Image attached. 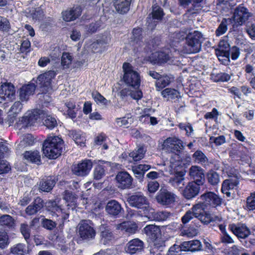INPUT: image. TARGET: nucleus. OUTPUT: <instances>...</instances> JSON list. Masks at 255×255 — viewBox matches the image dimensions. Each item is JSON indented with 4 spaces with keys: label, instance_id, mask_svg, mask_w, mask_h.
I'll list each match as a JSON object with an SVG mask.
<instances>
[{
    "label": "nucleus",
    "instance_id": "f704fd0d",
    "mask_svg": "<svg viewBox=\"0 0 255 255\" xmlns=\"http://www.w3.org/2000/svg\"><path fill=\"white\" fill-rule=\"evenodd\" d=\"M232 19H230V18H224L222 19L221 23L215 31L216 36H219L226 32L228 29L227 25L230 24H233Z\"/></svg>",
    "mask_w": 255,
    "mask_h": 255
},
{
    "label": "nucleus",
    "instance_id": "393cba45",
    "mask_svg": "<svg viewBox=\"0 0 255 255\" xmlns=\"http://www.w3.org/2000/svg\"><path fill=\"white\" fill-rule=\"evenodd\" d=\"M81 13V7L80 6H77L76 7H73L69 10H66L63 12L62 16L65 21H71L74 20L80 16Z\"/></svg>",
    "mask_w": 255,
    "mask_h": 255
},
{
    "label": "nucleus",
    "instance_id": "680f3d73",
    "mask_svg": "<svg viewBox=\"0 0 255 255\" xmlns=\"http://www.w3.org/2000/svg\"><path fill=\"white\" fill-rule=\"evenodd\" d=\"M10 29L9 20L5 17L0 16V30L7 32Z\"/></svg>",
    "mask_w": 255,
    "mask_h": 255
},
{
    "label": "nucleus",
    "instance_id": "49530a36",
    "mask_svg": "<svg viewBox=\"0 0 255 255\" xmlns=\"http://www.w3.org/2000/svg\"><path fill=\"white\" fill-rule=\"evenodd\" d=\"M211 78L216 82H228L231 79V75L226 73L220 72L218 73H212Z\"/></svg>",
    "mask_w": 255,
    "mask_h": 255
},
{
    "label": "nucleus",
    "instance_id": "4c0bfd02",
    "mask_svg": "<svg viewBox=\"0 0 255 255\" xmlns=\"http://www.w3.org/2000/svg\"><path fill=\"white\" fill-rule=\"evenodd\" d=\"M171 82V77L167 75L160 76L158 80L155 82V86L157 90L160 91L169 85Z\"/></svg>",
    "mask_w": 255,
    "mask_h": 255
},
{
    "label": "nucleus",
    "instance_id": "bf43d9fd",
    "mask_svg": "<svg viewBox=\"0 0 255 255\" xmlns=\"http://www.w3.org/2000/svg\"><path fill=\"white\" fill-rule=\"evenodd\" d=\"M72 57L68 53H63L61 57V65L63 68H69L71 64Z\"/></svg>",
    "mask_w": 255,
    "mask_h": 255
},
{
    "label": "nucleus",
    "instance_id": "c9c22d12",
    "mask_svg": "<svg viewBox=\"0 0 255 255\" xmlns=\"http://www.w3.org/2000/svg\"><path fill=\"white\" fill-rule=\"evenodd\" d=\"M239 183V180L237 177L227 179L223 181L222 188H223L225 191L232 190L238 186Z\"/></svg>",
    "mask_w": 255,
    "mask_h": 255
},
{
    "label": "nucleus",
    "instance_id": "a18cd8bd",
    "mask_svg": "<svg viewBox=\"0 0 255 255\" xmlns=\"http://www.w3.org/2000/svg\"><path fill=\"white\" fill-rule=\"evenodd\" d=\"M180 142H182V140L175 136L168 137L164 141L162 145V148L166 152H169L170 147L175 143H179Z\"/></svg>",
    "mask_w": 255,
    "mask_h": 255
},
{
    "label": "nucleus",
    "instance_id": "09e8293b",
    "mask_svg": "<svg viewBox=\"0 0 255 255\" xmlns=\"http://www.w3.org/2000/svg\"><path fill=\"white\" fill-rule=\"evenodd\" d=\"M152 220L156 221H164L167 220L170 216V213L167 211H159L152 214Z\"/></svg>",
    "mask_w": 255,
    "mask_h": 255
},
{
    "label": "nucleus",
    "instance_id": "5701e85b",
    "mask_svg": "<svg viewBox=\"0 0 255 255\" xmlns=\"http://www.w3.org/2000/svg\"><path fill=\"white\" fill-rule=\"evenodd\" d=\"M143 231L151 241L161 237V230L159 226L155 225H148L143 228Z\"/></svg>",
    "mask_w": 255,
    "mask_h": 255
},
{
    "label": "nucleus",
    "instance_id": "7ed1b4c3",
    "mask_svg": "<svg viewBox=\"0 0 255 255\" xmlns=\"http://www.w3.org/2000/svg\"><path fill=\"white\" fill-rule=\"evenodd\" d=\"M204 38L203 34L199 31L195 30L189 33L186 37V46L187 53H196L201 49L202 43Z\"/></svg>",
    "mask_w": 255,
    "mask_h": 255
},
{
    "label": "nucleus",
    "instance_id": "e2e57ef3",
    "mask_svg": "<svg viewBox=\"0 0 255 255\" xmlns=\"http://www.w3.org/2000/svg\"><path fill=\"white\" fill-rule=\"evenodd\" d=\"M147 187L148 192L150 193H154L158 189L159 184L155 180L148 181Z\"/></svg>",
    "mask_w": 255,
    "mask_h": 255
},
{
    "label": "nucleus",
    "instance_id": "8fccbe9b",
    "mask_svg": "<svg viewBox=\"0 0 255 255\" xmlns=\"http://www.w3.org/2000/svg\"><path fill=\"white\" fill-rule=\"evenodd\" d=\"M245 209L249 211L255 212V191L251 193L247 198Z\"/></svg>",
    "mask_w": 255,
    "mask_h": 255
},
{
    "label": "nucleus",
    "instance_id": "4468645a",
    "mask_svg": "<svg viewBox=\"0 0 255 255\" xmlns=\"http://www.w3.org/2000/svg\"><path fill=\"white\" fill-rule=\"evenodd\" d=\"M51 80L52 77L48 73L41 74L38 77L36 84L43 93H46L52 90Z\"/></svg>",
    "mask_w": 255,
    "mask_h": 255
},
{
    "label": "nucleus",
    "instance_id": "a211bd4d",
    "mask_svg": "<svg viewBox=\"0 0 255 255\" xmlns=\"http://www.w3.org/2000/svg\"><path fill=\"white\" fill-rule=\"evenodd\" d=\"M116 180L118 187L121 189L129 188L131 186L132 178L126 171L119 172L116 176Z\"/></svg>",
    "mask_w": 255,
    "mask_h": 255
},
{
    "label": "nucleus",
    "instance_id": "c03bdc74",
    "mask_svg": "<svg viewBox=\"0 0 255 255\" xmlns=\"http://www.w3.org/2000/svg\"><path fill=\"white\" fill-rule=\"evenodd\" d=\"M26 251V246L22 243L16 244L10 249V253L15 255H24Z\"/></svg>",
    "mask_w": 255,
    "mask_h": 255
},
{
    "label": "nucleus",
    "instance_id": "6e6552de",
    "mask_svg": "<svg viewBox=\"0 0 255 255\" xmlns=\"http://www.w3.org/2000/svg\"><path fill=\"white\" fill-rule=\"evenodd\" d=\"M229 230L241 241L247 239L251 234V231L245 224L238 223L229 225Z\"/></svg>",
    "mask_w": 255,
    "mask_h": 255
},
{
    "label": "nucleus",
    "instance_id": "603ef678",
    "mask_svg": "<svg viewBox=\"0 0 255 255\" xmlns=\"http://www.w3.org/2000/svg\"><path fill=\"white\" fill-rule=\"evenodd\" d=\"M43 124L47 128L50 129H53L58 125L55 117L52 115H46Z\"/></svg>",
    "mask_w": 255,
    "mask_h": 255
},
{
    "label": "nucleus",
    "instance_id": "f8f14e48",
    "mask_svg": "<svg viewBox=\"0 0 255 255\" xmlns=\"http://www.w3.org/2000/svg\"><path fill=\"white\" fill-rule=\"evenodd\" d=\"M93 167V162L90 159H85L75 165L72 169L73 173L79 176H85L90 172Z\"/></svg>",
    "mask_w": 255,
    "mask_h": 255
},
{
    "label": "nucleus",
    "instance_id": "864d4df0",
    "mask_svg": "<svg viewBox=\"0 0 255 255\" xmlns=\"http://www.w3.org/2000/svg\"><path fill=\"white\" fill-rule=\"evenodd\" d=\"M34 139L31 134H26L23 136L22 139L19 144L20 147L30 146L33 144Z\"/></svg>",
    "mask_w": 255,
    "mask_h": 255
},
{
    "label": "nucleus",
    "instance_id": "5fc2aeb1",
    "mask_svg": "<svg viewBox=\"0 0 255 255\" xmlns=\"http://www.w3.org/2000/svg\"><path fill=\"white\" fill-rule=\"evenodd\" d=\"M14 224V220L10 215H3L0 217V226L11 227Z\"/></svg>",
    "mask_w": 255,
    "mask_h": 255
},
{
    "label": "nucleus",
    "instance_id": "f257e3e1",
    "mask_svg": "<svg viewBox=\"0 0 255 255\" xmlns=\"http://www.w3.org/2000/svg\"><path fill=\"white\" fill-rule=\"evenodd\" d=\"M65 149L63 139L57 136H50L43 143V153L49 159H56Z\"/></svg>",
    "mask_w": 255,
    "mask_h": 255
},
{
    "label": "nucleus",
    "instance_id": "7c9ffc66",
    "mask_svg": "<svg viewBox=\"0 0 255 255\" xmlns=\"http://www.w3.org/2000/svg\"><path fill=\"white\" fill-rule=\"evenodd\" d=\"M68 135L72 138L75 143L80 146L85 145V137L81 130H71L68 131Z\"/></svg>",
    "mask_w": 255,
    "mask_h": 255
},
{
    "label": "nucleus",
    "instance_id": "ea45409f",
    "mask_svg": "<svg viewBox=\"0 0 255 255\" xmlns=\"http://www.w3.org/2000/svg\"><path fill=\"white\" fill-rule=\"evenodd\" d=\"M207 179L210 184L215 186L220 182V177L217 172L211 170L207 174Z\"/></svg>",
    "mask_w": 255,
    "mask_h": 255
},
{
    "label": "nucleus",
    "instance_id": "cd10ccee",
    "mask_svg": "<svg viewBox=\"0 0 255 255\" xmlns=\"http://www.w3.org/2000/svg\"><path fill=\"white\" fill-rule=\"evenodd\" d=\"M185 252H195L202 250V245L199 240L185 241L182 243Z\"/></svg>",
    "mask_w": 255,
    "mask_h": 255
},
{
    "label": "nucleus",
    "instance_id": "20e7f679",
    "mask_svg": "<svg viewBox=\"0 0 255 255\" xmlns=\"http://www.w3.org/2000/svg\"><path fill=\"white\" fill-rule=\"evenodd\" d=\"M124 72L123 80L124 82L129 87L137 89L140 84L139 74L133 69V67L129 63H124L123 65Z\"/></svg>",
    "mask_w": 255,
    "mask_h": 255
},
{
    "label": "nucleus",
    "instance_id": "dca6fc26",
    "mask_svg": "<svg viewBox=\"0 0 255 255\" xmlns=\"http://www.w3.org/2000/svg\"><path fill=\"white\" fill-rule=\"evenodd\" d=\"M201 186L195 182H189L182 191L183 197L188 200L195 198L199 194Z\"/></svg>",
    "mask_w": 255,
    "mask_h": 255
},
{
    "label": "nucleus",
    "instance_id": "69168bd1",
    "mask_svg": "<svg viewBox=\"0 0 255 255\" xmlns=\"http://www.w3.org/2000/svg\"><path fill=\"white\" fill-rule=\"evenodd\" d=\"M151 241L153 243L154 249H156L159 251H162L165 246V241L161 239V237L156 240H152Z\"/></svg>",
    "mask_w": 255,
    "mask_h": 255
},
{
    "label": "nucleus",
    "instance_id": "39448f33",
    "mask_svg": "<svg viewBox=\"0 0 255 255\" xmlns=\"http://www.w3.org/2000/svg\"><path fill=\"white\" fill-rule=\"evenodd\" d=\"M252 16V13L248 9L242 4L236 7L234 10L233 16L230 18L232 19L233 22L232 30H235L239 26L243 25Z\"/></svg>",
    "mask_w": 255,
    "mask_h": 255
},
{
    "label": "nucleus",
    "instance_id": "0e129e2a",
    "mask_svg": "<svg viewBox=\"0 0 255 255\" xmlns=\"http://www.w3.org/2000/svg\"><path fill=\"white\" fill-rule=\"evenodd\" d=\"M31 43L30 41L26 39L23 40L21 43L20 50L22 53H27L31 51Z\"/></svg>",
    "mask_w": 255,
    "mask_h": 255
},
{
    "label": "nucleus",
    "instance_id": "473e14b6",
    "mask_svg": "<svg viewBox=\"0 0 255 255\" xmlns=\"http://www.w3.org/2000/svg\"><path fill=\"white\" fill-rule=\"evenodd\" d=\"M137 225L131 222H124L117 226L118 229L125 231L126 232L130 234H134L137 230Z\"/></svg>",
    "mask_w": 255,
    "mask_h": 255
},
{
    "label": "nucleus",
    "instance_id": "de8ad7c7",
    "mask_svg": "<svg viewBox=\"0 0 255 255\" xmlns=\"http://www.w3.org/2000/svg\"><path fill=\"white\" fill-rule=\"evenodd\" d=\"M142 30L140 28H135L132 30V35L131 37L132 41L141 46L142 44Z\"/></svg>",
    "mask_w": 255,
    "mask_h": 255
},
{
    "label": "nucleus",
    "instance_id": "f3484780",
    "mask_svg": "<svg viewBox=\"0 0 255 255\" xmlns=\"http://www.w3.org/2000/svg\"><path fill=\"white\" fill-rule=\"evenodd\" d=\"M189 175L190 178L194 180L195 182L203 185L205 182L204 170L198 166H192L189 169Z\"/></svg>",
    "mask_w": 255,
    "mask_h": 255
},
{
    "label": "nucleus",
    "instance_id": "f03ea898",
    "mask_svg": "<svg viewBox=\"0 0 255 255\" xmlns=\"http://www.w3.org/2000/svg\"><path fill=\"white\" fill-rule=\"evenodd\" d=\"M77 196L72 192L66 190L63 194V199L67 203L66 208H62L60 206H57L56 202L52 203V211L57 217H60L64 221L68 219L70 210H73L77 207Z\"/></svg>",
    "mask_w": 255,
    "mask_h": 255
},
{
    "label": "nucleus",
    "instance_id": "37998d69",
    "mask_svg": "<svg viewBox=\"0 0 255 255\" xmlns=\"http://www.w3.org/2000/svg\"><path fill=\"white\" fill-rule=\"evenodd\" d=\"M183 148L184 146L182 141L179 143H175L171 147H170L169 148V152L175 153V155L176 156L175 160L179 161L181 160V158L180 154L181 153L182 150L183 149Z\"/></svg>",
    "mask_w": 255,
    "mask_h": 255
},
{
    "label": "nucleus",
    "instance_id": "3c124183",
    "mask_svg": "<svg viewBox=\"0 0 255 255\" xmlns=\"http://www.w3.org/2000/svg\"><path fill=\"white\" fill-rule=\"evenodd\" d=\"M182 252H185L182 243L180 245L174 244L171 246L166 255H182Z\"/></svg>",
    "mask_w": 255,
    "mask_h": 255
},
{
    "label": "nucleus",
    "instance_id": "bb28decb",
    "mask_svg": "<svg viewBox=\"0 0 255 255\" xmlns=\"http://www.w3.org/2000/svg\"><path fill=\"white\" fill-rule=\"evenodd\" d=\"M35 90V86L34 84H29L23 86L19 90V98L22 101H26L29 97L33 95Z\"/></svg>",
    "mask_w": 255,
    "mask_h": 255
},
{
    "label": "nucleus",
    "instance_id": "72a5a7b5",
    "mask_svg": "<svg viewBox=\"0 0 255 255\" xmlns=\"http://www.w3.org/2000/svg\"><path fill=\"white\" fill-rule=\"evenodd\" d=\"M23 155L25 159L32 163H34L38 165L41 163L40 152L37 150L26 151Z\"/></svg>",
    "mask_w": 255,
    "mask_h": 255
},
{
    "label": "nucleus",
    "instance_id": "423d86ee",
    "mask_svg": "<svg viewBox=\"0 0 255 255\" xmlns=\"http://www.w3.org/2000/svg\"><path fill=\"white\" fill-rule=\"evenodd\" d=\"M41 111L36 109L28 111L16 123V127L19 129L30 127L40 118Z\"/></svg>",
    "mask_w": 255,
    "mask_h": 255
},
{
    "label": "nucleus",
    "instance_id": "9b49d317",
    "mask_svg": "<svg viewBox=\"0 0 255 255\" xmlns=\"http://www.w3.org/2000/svg\"><path fill=\"white\" fill-rule=\"evenodd\" d=\"M89 221H82L79 225L78 233L83 240H90L95 238L96 231L88 224Z\"/></svg>",
    "mask_w": 255,
    "mask_h": 255
},
{
    "label": "nucleus",
    "instance_id": "6ab92c4d",
    "mask_svg": "<svg viewBox=\"0 0 255 255\" xmlns=\"http://www.w3.org/2000/svg\"><path fill=\"white\" fill-rule=\"evenodd\" d=\"M15 92L14 86L10 83H5L0 86V97L4 100H11L14 97Z\"/></svg>",
    "mask_w": 255,
    "mask_h": 255
},
{
    "label": "nucleus",
    "instance_id": "4d7b16f0",
    "mask_svg": "<svg viewBox=\"0 0 255 255\" xmlns=\"http://www.w3.org/2000/svg\"><path fill=\"white\" fill-rule=\"evenodd\" d=\"M20 230L24 239L28 243L30 236V229L29 226L26 223H22L20 225Z\"/></svg>",
    "mask_w": 255,
    "mask_h": 255
},
{
    "label": "nucleus",
    "instance_id": "a878e982",
    "mask_svg": "<svg viewBox=\"0 0 255 255\" xmlns=\"http://www.w3.org/2000/svg\"><path fill=\"white\" fill-rule=\"evenodd\" d=\"M185 178L180 172L176 173L169 179V184L175 188L180 189L185 185Z\"/></svg>",
    "mask_w": 255,
    "mask_h": 255
},
{
    "label": "nucleus",
    "instance_id": "58836bf2",
    "mask_svg": "<svg viewBox=\"0 0 255 255\" xmlns=\"http://www.w3.org/2000/svg\"><path fill=\"white\" fill-rule=\"evenodd\" d=\"M146 152L143 146H140L129 153V156L131 157L134 161H138L142 159Z\"/></svg>",
    "mask_w": 255,
    "mask_h": 255
},
{
    "label": "nucleus",
    "instance_id": "052dcab7",
    "mask_svg": "<svg viewBox=\"0 0 255 255\" xmlns=\"http://www.w3.org/2000/svg\"><path fill=\"white\" fill-rule=\"evenodd\" d=\"M230 44L226 40L223 39L220 41L218 48L216 52H230Z\"/></svg>",
    "mask_w": 255,
    "mask_h": 255
},
{
    "label": "nucleus",
    "instance_id": "1a4fd4ad",
    "mask_svg": "<svg viewBox=\"0 0 255 255\" xmlns=\"http://www.w3.org/2000/svg\"><path fill=\"white\" fill-rule=\"evenodd\" d=\"M129 205L138 209L146 208L148 205L147 198L141 192H136L129 196L127 200Z\"/></svg>",
    "mask_w": 255,
    "mask_h": 255
},
{
    "label": "nucleus",
    "instance_id": "338daca9",
    "mask_svg": "<svg viewBox=\"0 0 255 255\" xmlns=\"http://www.w3.org/2000/svg\"><path fill=\"white\" fill-rule=\"evenodd\" d=\"M42 226L49 230H52L56 226V223L51 220L44 219L42 221Z\"/></svg>",
    "mask_w": 255,
    "mask_h": 255
},
{
    "label": "nucleus",
    "instance_id": "2eb2a0df",
    "mask_svg": "<svg viewBox=\"0 0 255 255\" xmlns=\"http://www.w3.org/2000/svg\"><path fill=\"white\" fill-rule=\"evenodd\" d=\"M144 248V243L138 238L132 239L126 245L125 251L130 255L140 253Z\"/></svg>",
    "mask_w": 255,
    "mask_h": 255
},
{
    "label": "nucleus",
    "instance_id": "c756f323",
    "mask_svg": "<svg viewBox=\"0 0 255 255\" xmlns=\"http://www.w3.org/2000/svg\"><path fill=\"white\" fill-rule=\"evenodd\" d=\"M131 0H118L114 3L116 11L121 14H125L128 11Z\"/></svg>",
    "mask_w": 255,
    "mask_h": 255
},
{
    "label": "nucleus",
    "instance_id": "79ce46f5",
    "mask_svg": "<svg viewBox=\"0 0 255 255\" xmlns=\"http://www.w3.org/2000/svg\"><path fill=\"white\" fill-rule=\"evenodd\" d=\"M161 95L163 97L167 99H175L180 97L179 92L171 88H166L161 92Z\"/></svg>",
    "mask_w": 255,
    "mask_h": 255
},
{
    "label": "nucleus",
    "instance_id": "ddd939ff",
    "mask_svg": "<svg viewBox=\"0 0 255 255\" xmlns=\"http://www.w3.org/2000/svg\"><path fill=\"white\" fill-rule=\"evenodd\" d=\"M100 243L104 245L109 244L115 239V236L110 226L102 224L99 227Z\"/></svg>",
    "mask_w": 255,
    "mask_h": 255
},
{
    "label": "nucleus",
    "instance_id": "412c9836",
    "mask_svg": "<svg viewBox=\"0 0 255 255\" xmlns=\"http://www.w3.org/2000/svg\"><path fill=\"white\" fill-rule=\"evenodd\" d=\"M151 63L153 64H162L167 62L171 58V54L163 51H158L152 53L150 56Z\"/></svg>",
    "mask_w": 255,
    "mask_h": 255
},
{
    "label": "nucleus",
    "instance_id": "9d476101",
    "mask_svg": "<svg viewBox=\"0 0 255 255\" xmlns=\"http://www.w3.org/2000/svg\"><path fill=\"white\" fill-rule=\"evenodd\" d=\"M176 195L166 189H161L158 192L156 199L157 202L162 205H170L176 201Z\"/></svg>",
    "mask_w": 255,
    "mask_h": 255
},
{
    "label": "nucleus",
    "instance_id": "0eeeda50",
    "mask_svg": "<svg viewBox=\"0 0 255 255\" xmlns=\"http://www.w3.org/2000/svg\"><path fill=\"white\" fill-rule=\"evenodd\" d=\"M200 199L203 201L206 207L217 208L220 206L223 199L218 195L213 192L208 191L202 194Z\"/></svg>",
    "mask_w": 255,
    "mask_h": 255
},
{
    "label": "nucleus",
    "instance_id": "a19ab883",
    "mask_svg": "<svg viewBox=\"0 0 255 255\" xmlns=\"http://www.w3.org/2000/svg\"><path fill=\"white\" fill-rule=\"evenodd\" d=\"M205 207H206V206L203 202H199L198 203L193 205L190 210L191 211V212L193 213L194 217L198 218L206 212L205 211Z\"/></svg>",
    "mask_w": 255,
    "mask_h": 255
},
{
    "label": "nucleus",
    "instance_id": "13d9d810",
    "mask_svg": "<svg viewBox=\"0 0 255 255\" xmlns=\"http://www.w3.org/2000/svg\"><path fill=\"white\" fill-rule=\"evenodd\" d=\"M8 236L5 231H0V249H5L9 244Z\"/></svg>",
    "mask_w": 255,
    "mask_h": 255
},
{
    "label": "nucleus",
    "instance_id": "6e6d98bb",
    "mask_svg": "<svg viewBox=\"0 0 255 255\" xmlns=\"http://www.w3.org/2000/svg\"><path fill=\"white\" fill-rule=\"evenodd\" d=\"M216 54L222 64L227 65L230 63V52H216Z\"/></svg>",
    "mask_w": 255,
    "mask_h": 255
},
{
    "label": "nucleus",
    "instance_id": "c85d7f7f",
    "mask_svg": "<svg viewBox=\"0 0 255 255\" xmlns=\"http://www.w3.org/2000/svg\"><path fill=\"white\" fill-rule=\"evenodd\" d=\"M56 183L55 178L49 176L42 179L39 183V189L44 192H49L51 191Z\"/></svg>",
    "mask_w": 255,
    "mask_h": 255
},
{
    "label": "nucleus",
    "instance_id": "b1692460",
    "mask_svg": "<svg viewBox=\"0 0 255 255\" xmlns=\"http://www.w3.org/2000/svg\"><path fill=\"white\" fill-rule=\"evenodd\" d=\"M110 162L104 160H100L98 165L95 167L94 171V178L96 180H100L105 175L107 167H110Z\"/></svg>",
    "mask_w": 255,
    "mask_h": 255
},
{
    "label": "nucleus",
    "instance_id": "e433bc0d",
    "mask_svg": "<svg viewBox=\"0 0 255 255\" xmlns=\"http://www.w3.org/2000/svg\"><path fill=\"white\" fill-rule=\"evenodd\" d=\"M152 17H148L147 22L149 24L153 19L160 20L163 16L162 9L158 5H154L152 6Z\"/></svg>",
    "mask_w": 255,
    "mask_h": 255
},
{
    "label": "nucleus",
    "instance_id": "2f4dec72",
    "mask_svg": "<svg viewBox=\"0 0 255 255\" xmlns=\"http://www.w3.org/2000/svg\"><path fill=\"white\" fill-rule=\"evenodd\" d=\"M192 159L195 162L201 164L205 167H206L209 164L208 157L200 150H196L193 154Z\"/></svg>",
    "mask_w": 255,
    "mask_h": 255
},
{
    "label": "nucleus",
    "instance_id": "774afa93",
    "mask_svg": "<svg viewBox=\"0 0 255 255\" xmlns=\"http://www.w3.org/2000/svg\"><path fill=\"white\" fill-rule=\"evenodd\" d=\"M197 219H198L202 223L206 225L209 224L213 220V218H212V215L207 211L199 216Z\"/></svg>",
    "mask_w": 255,
    "mask_h": 255
},
{
    "label": "nucleus",
    "instance_id": "aec40b11",
    "mask_svg": "<svg viewBox=\"0 0 255 255\" xmlns=\"http://www.w3.org/2000/svg\"><path fill=\"white\" fill-rule=\"evenodd\" d=\"M122 210L121 204L115 200L109 201L105 208L108 215L116 218L118 217Z\"/></svg>",
    "mask_w": 255,
    "mask_h": 255
},
{
    "label": "nucleus",
    "instance_id": "4be33fe9",
    "mask_svg": "<svg viewBox=\"0 0 255 255\" xmlns=\"http://www.w3.org/2000/svg\"><path fill=\"white\" fill-rule=\"evenodd\" d=\"M43 207V201L40 197H37L34 201L25 209V213L28 216L34 215Z\"/></svg>",
    "mask_w": 255,
    "mask_h": 255
}]
</instances>
